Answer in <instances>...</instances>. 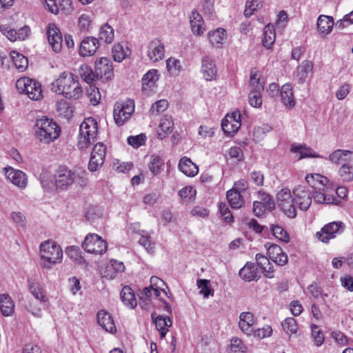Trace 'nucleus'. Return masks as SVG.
Instances as JSON below:
<instances>
[{"mask_svg": "<svg viewBox=\"0 0 353 353\" xmlns=\"http://www.w3.org/2000/svg\"><path fill=\"white\" fill-rule=\"evenodd\" d=\"M272 130V127L268 124H263L261 126L254 127L253 130L254 140L256 142L261 141L266 134Z\"/></svg>", "mask_w": 353, "mask_h": 353, "instance_id": "51", "label": "nucleus"}, {"mask_svg": "<svg viewBox=\"0 0 353 353\" xmlns=\"http://www.w3.org/2000/svg\"><path fill=\"white\" fill-rule=\"evenodd\" d=\"M281 325L283 329L287 333L294 334L298 330V325L296 320L292 317L286 318L282 323Z\"/></svg>", "mask_w": 353, "mask_h": 353, "instance_id": "57", "label": "nucleus"}, {"mask_svg": "<svg viewBox=\"0 0 353 353\" xmlns=\"http://www.w3.org/2000/svg\"><path fill=\"white\" fill-rule=\"evenodd\" d=\"M99 37L100 40L105 43H111L114 38V31L108 23H104L99 29Z\"/></svg>", "mask_w": 353, "mask_h": 353, "instance_id": "42", "label": "nucleus"}, {"mask_svg": "<svg viewBox=\"0 0 353 353\" xmlns=\"http://www.w3.org/2000/svg\"><path fill=\"white\" fill-rule=\"evenodd\" d=\"M201 73L206 81H212L215 79L217 72L214 60L209 56H205L201 60Z\"/></svg>", "mask_w": 353, "mask_h": 353, "instance_id": "19", "label": "nucleus"}, {"mask_svg": "<svg viewBox=\"0 0 353 353\" xmlns=\"http://www.w3.org/2000/svg\"><path fill=\"white\" fill-rule=\"evenodd\" d=\"M208 39L212 47L221 48L227 39V32L222 28H217L208 32Z\"/></svg>", "mask_w": 353, "mask_h": 353, "instance_id": "20", "label": "nucleus"}, {"mask_svg": "<svg viewBox=\"0 0 353 353\" xmlns=\"http://www.w3.org/2000/svg\"><path fill=\"white\" fill-rule=\"evenodd\" d=\"M121 299L122 302L128 307L134 308L137 305V299L134 293L129 286H124L121 292Z\"/></svg>", "mask_w": 353, "mask_h": 353, "instance_id": "34", "label": "nucleus"}, {"mask_svg": "<svg viewBox=\"0 0 353 353\" xmlns=\"http://www.w3.org/2000/svg\"><path fill=\"white\" fill-rule=\"evenodd\" d=\"M178 167L181 172L190 177L194 176L199 172L198 166L185 157L180 159Z\"/></svg>", "mask_w": 353, "mask_h": 353, "instance_id": "28", "label": "nucleus"}, {"mask_svg": "<svg viewBox=\"0 0 353 353\" xmlns=\"http://www.w3.org/2000/svg\"><path fill=\"white\" fill-rule=\"evenodd\" d=\"M263 7L261 0H248L245 3L244 14L246 17H250L255 11Z\"/></svg>", "mask_w": 353, "mask_h": 353, "instance_id": "49", "label": "nucleus"}, {"mask_svg": "<svg viewBox=\"0 0 353 353\" xmlns=\"http://www.w3.org/2000/svg\"><path fill=\"white\" fill-rule=\"evenodd\" d=\"M33 129L36 139L46 144L53 142L61 134L59 125L46 116L37 117Z\"/></svg>", "mask_w": 353, "mask_h": 353, "instance_id": "2", "label": "nucleus"}, {"mask_svg": "<svg viewBox=\"0 0 353 353\" xmlns=\"http://www.w3.org/2000/svg\"><path fill=\"white\" fill-rule=\"evenodd\" d=\"M28 283L29 290L31 292V294L35 297V299L41 301V302H46V296L43 295L41 291L39 283L31 279L28 280Z\"/></svg>", "mask_w": 353, "mask_h": 353, "instance_id": "47", "label": "nucleus"}, {"mask_svg": "<svg viewBox=\"0 0 353 353\" xmlns=\"http://www.w3.org/2000/svg\"><path fill=\"white\" fill-rule=\"evenodd\" d=\"M41 259L45 261L44 266L50 268L49 264L59 263L62 261L63 252L61 248L55 243L46 241L40 245Z\"/></svg>", "mask_w": 353, "mask_h": 353, "instance_id": "4", "label": "nucleus"}, {"mask_svg": "<svg viewBox=\"0 0 353 353\" xmlns=\"http://www.w3.org/2000/svg\"><path fill=\"white\" fill-rule=\"evenodd\" d=\"M166 68L171 75H177L181 70L180 61L173 57L166 60Z\"/></svg>", "mask_w": 353, "mask_h": 353, "instance_id": "55", "label": "nucleus"}, {"mask_svg": "<svg viewBox=\"0 0 353 353\" xmlns=\"http://www.w3.org/2000/svg\"><path fill=\"white\" fill-rule=\"evenodd\" d=\"M305 180L308 185L307 187L314 192L316 190L325 189L323 181L327 180V179L319 174H307L305 176Z\"/></svg>", "mask_w": 353, "mask_h": 353, "instance_id": "33", "label": "nucleus"}, {"mask_svg": "<svg viewBox=\"0 0 353 353\" xmlns=\"http://www.w3.org/2000/svg\"><path fill=\"white\" fill-rule=\"evenodd\" d=\"M263 36V46L265 48L270 49L275 41V32L274 26L271 24L267 25L264 28Z\"/></svg>", "mask_w": 353, "mask_h": 353, "instance_id": "38", "label": "nucleus"}, {"mask_svg": "<svg viewBox=\"0 0 353 353\" xmlns=\"http://www.w3.org/2000/svg\"><path fill=\"white\" fill-rule=\"evenodd\" d=\"M265 248L267 249L268 256L272 261L274 260V259L278 258L279 254H282L283 252L281 248L276 244L266 243L265 244Z\"/></svg>", "mask_w": 353, "mask_h": 353, "instance_id": "53", "label": "nucleus"}, {"mask_svg": "<svg viewBox=\"0 0 353 353\" xmlns=\"http://www.w3.org/2000/svg\"><path fill=\"white\" fill-rule=\"evenodd\" d=\"M92 24L91 16L88 14H82L79 17L78 27L81 32H88Z\"/></svg>", "mask_w": 353, "mask_h": 353, "instance_id": "56", "label": "nucleus"}, {"mask_svg": "<svg viewBox=\"0 0 353 353\" xmlns=\"http://www.w3.org/2000/svg\"><path fill=\"white\" fill-rule=\"evenodd\" d=\"M47 37L49 44L55 52H59L63 47V37L60 30L54 23H49L47 28Z\"/></svg>", "mask_w": 353, "mask_h": 353, "instance_id": "16", "label": "nucleus"}, {"mask_svg": "<svg viewBox=\"0 0 353 353\" xmlns=\"http://www.w3.org/2000/svg\"><path fill=\"white\" fill-rule=\"evenodd\" d=\"M130 53V50L121 45V43H116L112 48V54L114 60L117 62H121L125 59Z\"/></svg>", "mask_w": 353, "mask_h": 353, "instance_id": "41", "label": "nucleus"}, {"mask_svg": "<svg viewBox=\"0 0 353 353\" xmlns=\"http://www.w3.org/2000/svg\"><path fill=\"white\" fill-rule=\"evenodd\" d=\"M16 88L19 93H24L32 100L42 98L41 85L34 79L27 77H21L16 81Z\"/></svg>", "mask_w": 353, "mask_h": 353, "instance_id": "5", "label": "nucleus"}, {"mask_svg": "<svg viewBox=\"0 0 353 353\" xmlns=\"http://www.w3.org/2000/svg\"><path fill=\"white\" fill-rule=\"evenodd\" d=\"M280 95L282 103L286 108H292L295 105V99L291 84H284L281 87Z\"/></svg>", "mask_w": 353, "mask_h": 353, "instance_id": "30", "label": "nucleus"}, {"mask_svg": "<svg viewBox=\"0 0 353 353\" xmlns=\"http://www.w3.org/2000/svg\"><path fill=\"white\" fill-rule=\"evenodd\" d=\"M334 25V22L332 17L321 14L317 19L316 28L321 37L329 34L332 32Z\"/></svg>", "mask_w": 353, "mask_h": 353, "instance_id": "21", "label": "nucleus"}, {"mask_svg": "<svg viewBox=\"0 0 353 353\" xmlns=\"http://www.w3.org/2000/svg\"><path fill=\"white\" fill-rule=\"evenodd\" d=\"M94 69L97 75L99 76V79L108 81L114 77L112 63L108 57H101L97 59Z\"/></svg>", "mask_w": 353, "mask_h": 353, "instance_id": "12", "label": "nucleus"}, {"mask_svg": "<svg viewBox=\"0 0 353 353\" xmlns=\"http://www.w3.org/2000/svg\"><path fill=\"white\" fill-rule=\"evenodd\" d=\"M254 319L249 312H242L239 316V326L247 335H251L254 331Z\"/></svg>", "mask_w": 353, "mask_h": 353, "instance_id": "25", "label": "nucleus"}, {"mask_svg": "<svg viewBox=\"0 0 353 353\" xmlns=\"http://www.w3.org/2000/svg\"><path fill=\"white\" fill-rule=\"evenodd\" d=\"M314 191L306 185H299L293 190L294 203L301 210H307L312 202Z\"/></svg>", "mask_w": 353, "mask_h": 353, "instance_id": "10", "label": "nucleus"}, {"mask_svg": "<svg viewBox=\"0 0 353 353\" xmlns=\"http://www.w3.org/2000/svg\"><path fill=\"white\" fill-rule=\"evenodd\" d=\"M145 53L150 61L156 63L164 58L165 46L160 39L155 38L148 43Z\"/></svg>", "mask_w": 353, "mask_h": 353, "instance_id": "15", "label": "nucleus"}, {"mask_svg": "<svg viewBox=\"0 0 353 353\" xmlns=\"http://www.w3.org/2000/svg\"><path fill=\"white\" fill-rule=\"evenodd\" d=\"M345 229L343 222H329L316 234V237L323 243H327L335 237L336 233H341Z\"/></svg>", "mask_w": 353, "mask_h": 353, "instance_id": "13", "label": "nucleus"}, {"mask_svg": "<svg viewBox=\"0 0 353 353\" xmlns=\"http://www.w3.org/2000/svg\"><path fill=\"white\" fill-rule=\"evenodd\" d=\"M14 310V304L8 294H0V310L4 316H11Z\"/></svg>", "mask_w": 353, "mask_h": 353, "instance_id": "31", "label": "nucleus"}, {"mask_svg": "<svg viewBox=\"0 0 353 353\" xmlns=\"http://www.w3.org/2000/svg\"><path fill=\"white\" fill-rule=\"evenodd\" d=\"M259 194L260 200L258 201L265 205L266 209L272 211L274 209L275 204L271 196L262 191H259Z\"/></svg>", "mask_w": 353, "mask_h": 353, "instance_id": "58", "label": "nucleus"}, {"mask_svg": "<svg viewBox=\"0 0 353 353\" xmlns=\"http://www.w3.org/2000/svg\"><path fill=\"white\" fill-rule=\"evenodd\" d=\"M99 47V39L94 37H86L81 42L79 53L81 57L94 55Z\"/></svg>", "mask_w": 353, "mask_h": 353, "instance_id": "18", "label": "nucleus"}, {"mask_svg": "<svg viewBox=\"0 0 353 353\" xmlns=\"http://www.w3.org/2000/svg\"><path fill=\"white\" fill-rule=\"evenodd\" d=\"M4 174L8 180L20 189H24L28 183L27 175L21 170L11 167L4 168Z\"/></svg>", "mask_w": 353, "mask_h": 353, "instance_id": "17", "label": "nucleus"}, {"mask_svg": "<svg viewBox=\"0 0 353 353\" xmlns=\"http://www.w3.org/2000/svg\"><path fill=\"white\" fill-rule=\"evenodd\" d=\"M164 165V160L159 156L152 155L150 162L148 165L149 170L152 175L157 176L159 174Z\"/></svg>", "mask_w": 353, "mask_h": 353, "instance_id": "43", "label": "nucleus"}, {"mask_svg": "<svg viewBox=\"0 0 353 353\" xmlns=\"http://www.w3.org/2000/svg\"><path fill=\"white\" fill-rule=\"evenodd\" d=\"M168 103L165 99H161L154 103L150 110L152 114L157 115L167 110Z\"/></svg>", "mask_w": 353, "mask_h": 353, "instance_id": "59", "label": "nucleus"}, {"mask_svg": "<svg viewBox=\"0 0 353 353\" xmlns=\"http://www.w3.org/2000/svg\"><path fill=\"white\" fill-rule=\"evenodd\" d=\"M134 112V102L127 99L124 101L117 102L114 105L113 117L117 125L122 126Z\"/></svg>", "mask_w": 353, "mask_h": 353, "instance_id": "6", "label": "nucleus"}, {"mask_svg": "<svg viewBox=\"0 0 353 353\" xmlns=\"http://www.w3.org/2000/svg\"><path fill=\"white\" fill-rule=\"evenodd\" d=\"M245 346L242 341L238 338H233L231 340V347L229 353H245Z\"/></svg>", "mask_w": 353, "mask_h": 353, "instance_id": "61", "label": "nucleus"}, {"mask_svg": "<svg viewBox=\"0 0 353 353\" xmlns=\"http://www.w3.org/2000/svg\"><path fill=\"white\" fill-rule=\"evenodd\" d=\"M10 57H12V61L15 67L20 72H23L28 68V58L23 56V54L16 51H11Z\"/></svg>", "mask_w": 353, "mask_h": 353, "instance_id": "44", "label": "nucleus"}, {"mask_svg": "<svg viewBox=\"0 0 353 353\" xmlns=\"http://www.w3.org/2000/svg\"><path fill=\"white\" fill-rule=\"evenodd\" d=\"M152 319L157 330L160 332L161 338H164L168 331V327L172 326V320L170 317L157 316L155 312L152 313Z\"/></svg>", "mask_w": 353, "mask_h": 353, "instance_id": "24", "label": "nucleus"}, {"mask_svg": "<svg viewBox=\"0 0 353 353\" xmlns=\"http://www.w3.org/2000/svg\"><path fill=\"white\" fill-rule=\"evenodd\" d=\"M190 23L193 34L196 36H201L205 28L204 21L201 15L196 10L192 11L190 16Z\"/></svg>", "mask_w": 353, "mask_h": 353, "instance_id": "22", "label": "nucleus"}, {"mask_svg": "<svg viewBox=\"0 0 353 353\" xmlns=\"http://www.w3.org/2000/svg\"><path fill=\"white\" fill-rule=\"evenodd\" d=\"M97 322L105 331L110 333L116 332V327L113 319L107 311L101 310L98 312Z\"/></svg>", "mask_w": 353, "mask_h": 353, "instance_id": "26", "label": "nucleus"}, {"mask_svg": "<svg viewBox=\"0 0 353 353\" xmlns=\"http://www.w3.org/2000/svg\"><path fill=\"white\" fill-rule=\"evenodd\" d=\"M53 177L56 188L65 190L75 182L76 172L65 165H60L55 170Z\"/></svg>", "mask_w": 353, "mask_h": 353, "instance_id": "7", "label": "nucleus"}, {"mask_svg": "<svg viewBox=\"0 0 353 353\" xmlns=\"http://www.w3.org/2000/svg\"><path fill=\"white\" fill-rule=\"evenodd\" d=\"M277 203L283 213L290 219H294L296 216V209L294 205V198L291 192L288 188H283L276 195Z\"/></svg>", "mask_w": 353, "mask_h": 353, "instance_id": "9", "label": "nucleus"}, {"mask_svg": "<svg viewBox=\"0 0 353 353\" xmlns=\"http://www.w3.org/2000/svg\"><path fill=\"white\" fill-rule=\"evenodd\" d=\"M159 71L156 69L148 70L142 77V87L143 90L150 89L159 80Z\"/></svg>", "mask_w": 353, "mask_h": 353, "instance_id": "36", "label": "nucleus"}, {"mask_svg": "<svg viewBox=\"0 0 353 353\" xmlns=\"http://www.w3.org/2000/svg\"><path fill=\"white\" fill-rule=\"evenodd\" d=\"M146 137L143 134L137 136H130L128 137V143L134 148H139L145 144Z\"/></svg>", "mask_w": 353, "mask_h": 353, "instance_id": "62", "label": "nucleus"}, {"mask_svg": "<svg viewBox=\"0 0 353 353\" xmlns=\"http://www.w3.org/2000/svg\"><path fill=\"white\" fill-rule=\"evenodd\" d=\"M255 259L257 265L261 268L264 276L267 278H272L274 267L270 262L269 257L261 254H256Z\"/></svg>", "mask_w": 353, "mask_h": 353, "instance_id": "29", "label": "nucleus"}, {"mask_svg": "<svg viewBox=\"0 0 353 353\" xmlns=\"http://www.w3.org/2000/svg\"><path fill=\"white\" fill-rule=\"evenodd\" d=\"M105 153V147L102 143H98L93 147L88 165L90 172L98 170L103 165Z\"/></svg>", "mask_w": 353, "mask_h": 353, "instance_id": "11", "label": "nucleus"}, {"mask_svg": "<svg viewBox=\"0 0 353 353\" xmlns=\"http://www.w3.org/2000/svg\"><path fill=\"white\" fill-rule=\"evenodd\" d=\"M291 151L300 155L299 159L314 157L312 150L300 144L293 143L291 145Z\"/></svg>", "mask_w": 353, "mask_h": 353, "instance_id": "52", "label": "nucleus"}, {"mask_svg": "<svg viewBox=\"0 0 353 353\" xmlns=\"http://www.w3.org/2000/svg\"><path fill=\"white\" fill-rule=\"evenodd\" d=\"M125 270V265L123 262L117 261L115 259H110V265L106 267V272H110V273L104 275L105 277L108 278L109 279H113L116 277V274L118 272H122Z\"/></svg>", "mask_w": 353, "mask_h": 353, "instance_id": "39", "label": "nucleus"}, {"mask_svg": "<svg viewBox=\"0 0 353 353\" xmlns=\"http://www.w3.org/2000/svg\"><path fill=\"white\" fill-rule=\"evenodd\" d=\"M226 196L230 206L234 209H239L244 204L243 198L241 193L234 188L228 190Z\"/></svg>", "mask_w": 353, "mask_h": 353, "instance_id": "37", "label": "nucleus"}, {"mask_svg": "<svg viewBox=\"0 0 353 353\" xmlns=\"http://www.w3.org/2000/svg\"><path fill=\"white\" fill-rule=\"evenodd\" d=\"M241 125V114L239 112H233L227 114L222 120L221 128L224 133L232 136L235 134Z\"/></svg>", "mask_w": 353, "mask_h": 353, "instance_id": "14", "label": "nucleus"}, {"mask_svg": "<svg viewBox=\"0 0 353 353\" xmlns=\"http://www.w3.org/2000/svg\"><path fill=\"white\" fill-rule=\"evenodd\" d=\"M339 174L343 181H353V165L350 163H343L339 170Z\"/></svg>", "mask_w": 353, "mask_h": 353, "instance_id": "48", "label": "nucleus"}, {"mask_svg": "<svg viewBox=\"0 0 353 353\" xmlns=\"http://www.w3.org/2000/svg\"><path fill=\"white\" fill-rule=\"evenodd\" d=\"M327 188L325 186V189L316 190L314 192L312 199L314 202L322 204L336 203V199L332 196L326 194Z\"/></svg>", "mask_w": 353, "mask_h": 353, "instance_id": "40", "label": "nucleus"}, {"mask_svg": "<svg viewBox=\"0 0 353 353\" xmlns=\"http://www.w3.org/2000/svg\"><path fill=\"white\" fill-rule=\"evenodd\" d=\"M313 63L310 61H304L297 68V78L299 83H303L308 77L309 74L312 72Z\"/></svg>", "mask_w": 353, "mask_h": 353, "instance_id": "35", "label": "nucleus"}, {"mask_svg": "<svg viewBox=\"0 0 353 353\" xmlns=\"http://www.w3.org/2000/svg\"><path fill=\"white\" fill-rule=\"evenodd\" d=\"M173 126L174 123L172 119L168 116H165L161 119L159 127V129L165 134L163 135L165 137L167 134H169L172 132Z\"/></svg>", "mask_w": 353, "mask_h": 353, "instance_id": "54", "label": "nucleus"}, {"mask_svg": "<svg viewBox=\"0 0 353 353\" xmlns=\"http://www.w3.org/2000/svg\"><path fill=\"white\" fill-rule=\"evenodd\" d=\"M239 276L245 281H257L260 278L258 269L254 263L248 262L239 271Z\"/></svg>", "mask_w": 353, "mask_h": 353, "instance_id": "23", "label": "nucleus"}, {"mask_svg": "<svg viewBox=\"0 0 353 353\" xmlns=\"http://www.w3.org/2000/svg\"><path fill=\"white\" fill-rule=\"evenodd\" d=\"M80 75L81 78L88 83H91L93 81L99 79V76L97 75L95 70L93 71L88 65H83L81 67Z\"/></svg>", "mask_w": 353, "mask_h": 353, "instance_id": "45", "label": "nucleus"}, {"mask_svg": "<svg viewBox=\"0 0 353 353\" xmlns=\"http://www.w3.org/2000/svg\"><path fill=\"white\" fill-rule=\"evenodd\" d=\"M82 248L88 253L102 255L107 250V243L98 234L90 233L85 236Z\"/></svg>", "mask_w": 353, "mask_h": 353, "instance_id": "8", "label": "nucleus"}, {"mask_svg": "<svg viewBox=\"0 0 353 353\" xmlns=\"http://www.w3.org/2000/svg\"><path fill=\"white\" fill-rule=\"evenodd\" d=\"M310 328L312 339L315 345L317 347L321 346L325 341V336L323 331L315 324H312Z\"/></svg>", "mask_w": 353, "mask_h": 353, "instance_id": "46", "label": "nucleus"}, {"mask_svg": "<svg viewBox=\"0 0 353 353\" xmlns=\"http://www.w3.org/2000/svg\"><path fill=\"white\" fill-rule=\"evenodd\" d=\"M262 91L250 90L249 94V103L251 106L259 108L262 105V98L261 92Z\"/></svg>", "mask_w": 353, "mask_h": 353, "instance_id": "60", "label": "nucleus"}, {"mask_svg": "<svg viewBox=\"0 0 353 353\" xmlns=\"http://www.w3.org/2000/svg\"><path fill=\"white\" fill-rule=\"evenodd\" d=\"M0 30L10 41L13 42L17 40V30L12 29L10 26L1 25Z\"/></svg>", "mask_w": 353, "mask_h": 353, "instance_id": "64", "label": "nucleus"}, {"mask_svg": "<svg viewBox=\"0 0 353 353\" xmlns=\"http://www.w3.org/2000/svg\"><path fill=\"white\" fill-rule=\"evenodd\" d=\"M271 230L272 232L273 235L278 239L281 241H283L285 243L289 242L290 236L286 230L281 226L274 224L271 226Z\"/></svg>", "mask_w": 353, "mask_h": 353, "instance_id": "50", "label": "nucleus"}, {"mask_svg": "<svg viewBox=\"0 0 353 353\" xmlns=\"http://www.w3.org/2000/svg\"><path fill=\"white\" fill-rule=\"evenodd\" d=\"M353 159V152L347 150H336L329 156V160L335 164L347 163Z\"/></svg>", "mask_w": 353, "mask_h": 353, "instance_id": "27", "label": "nucleus"}, {"mask_svg": "<svg viewBox=\"0 0 353 353\" xmlns=\"http://www.w3.org/2000/svg\"><path fill=\"white\" fill-rule=\"evenodd\" d=\"M52 90L58 94H62L67 99H79L82 88L77 77L72 73L63 72L52 83Z\"/></svg>", "mask_w": 353, "mask_h": 353, "instance_id": "1", "label": "nucleus"}, {"mask_svg": "<svg viewBox=\"0 0 353 353\" xmlns=\"http://www.w3.org/2000/svg\"><path fill=\"white\" fill-rule=\"evenodd\" d=\"M202 12L205 16L212 18L214 17V1L212 0H202L201 1Z\"/></svg>", "mask_w": 353, "mask_h": 353, "instance_id": "63", "label": "nucleus"}, {"mask_svg": "<svg viewBox=\"0 0 353 353\" xmlns=\"http://www.w3.org/2000/svg\"><path fill=\"white\" fill-rule=\"evenodd\" d=\"M250 85L251 90L263 91L264 89V79L262 73L256 68L250 71Z\"/></svg>", "mask_w": 353, "mask_h": 353, "instance_id": "32", "label": "nucleus"}, {"mask_svg": "<svg viewBox=\"0 0 353 353\" xmlns=\"http://www.w3.org/2000/svg\"><path fill=\"white\" fill-rule=\"evenodd\" d=\"M98 132V125L92 117L85 119L79 127L77 146L80 150L86 149L94 141Z\"/></svg>", "mask_w": 353, "mask_h": 353, "instance_id": "3", "label": "nucleus"}]
</instances>
